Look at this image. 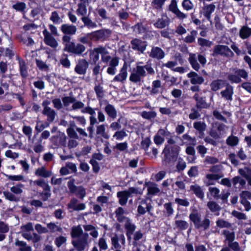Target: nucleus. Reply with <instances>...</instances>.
Segmentation results:
<instances>
[{
	"mask_svg": "<svg viewBox=\"0 0 251 251\" xmlns=\"http://www.w3.org/2000/svg\"><path fill=\"white\" fill-rule=\"evenodd\" d=\"M43 114L47 116V120L49 122H53L55 118L56 113L55 111L51 108L43 109Z\"/></svg>",
	"mask_w": 251,
	"mask_h": 251,
	"instance_id": "c85d7f7f",
	"label": "nucleus"
},
{
	"mask_svg": "<svg viewBox=\"0 0 251 251\" xmlns=\"http://www.w3.org/2000/svg\"><path fill=\"white\" fill-rule=\"evenodd\" d=\"M140 63H137L136 67L133 68L129 76V80L134 83H140L143 77L147 75L146 71L142 66L139 65Z\"/></svg>",
	"mask_w": 251,
	"mask_h": 251,
	"instance_id": "f03ea898",
	"label": "nucleus"
},
{
	"mask_svg": "<svg viewBox=\"0 0 251 251\" xmlns=\"http://www.w3.org/2000/svg\"><path fill=\"white\" fill-rule=\"evenodd\" d=\"M62 43L65 46L64 50L68 52L78 53V46L71 41V37L69 35H64L62 37Z\"/></svg>",
	"mask_w": 251,
	"mask_h": 251,
	"instance_id": "39448f33",
	"label": "nucleus"
},
{
	"mask_svg": "<svg viewBox=\"0 0 251 251\" xmlns=\"http://www.w3.org/2000/svg\"><path fill=\"white\" fill-rule=\"evenodd\" d=\"M189 57L188 60L193 69L198 71L200 69V65L197 60L196 54L195 53H189Z\"/></svg>",
	"mask_w": 251,
	"mask_h": 251,
	"instance_id": "393cba45",
	"label": "nucleus"
},
{
	"mask_svg": "<svg viewBox=\"0 0 251 251\" xmlns=\"http://www.w3.org/2000/svg\"><path fill=\"white\" fill-rule=\"evenodd\" d=\"M175 225L176 227L180 230H185L188 227V223L183 220H176L175 221Z\"/></svg>",
	"mask_w": 251,
	"mask_h": 251,
	"instance_id": "603ef678",
	"label": "nucleus"
},
{
	"mask_svg": "<svg viewBox=\"0 0 251 251\" xmlns=\"http://www.w3.org/2000/svg\"><path fill=\"white\" fill-rule=\"evenodd\" d=\"M169 24V21L167 17H162L158 19L157 21L154 24V25L157 28L162 29L165 27Z\"/></svg>",
	"mask_w": 251,
	"mask_h": 251,
	"instance_id": "f704fd0d",
	"label": "nucleus"
},
{
	"mask_svg": "<svg viewBox=\"0 0 251 251\" xmlns=\"http://www.w3.org/2000/svg\"><path fill=\"white\" fill-rule=\"evenodd\" d=\"M183 8L187 10L190 11L194 8V3L190 0H183L182 2Z\"/></svg>",
	"mask_w": 251,
	"mask_h": 251,
	"instance_id": "4d7b16f0",
	"label": "nucleus"
},
{
	"mask_svg": "<svg viewBox=\"0 0 251 251\" xmlns=\"http://www.w3.org/2000/svg\"><path fill=\"white\" fill-rule=\"evenodd\" d=\"M223 234L226 238V240L228 241V243H231L233 241L235 238L234 232H230L228 230H224Z\"/></svg>",
	"mask_w": 251,
	"mask_h": 251,
	"instance_id": "69168bd1",
	"label": "nucleus"
},
{
	"mask_svg": "<svg viewBox=\"0 0 251 251\" xmlns=\"http://www.w3.org/2000/svg\"><path fill=\"white\" fill-rule=\"evenodd\" d=\"M126 243V238L124 234L118 236L115 234L111 237V244L115 249H124Z\"/></svg>",
	"mask_w": 251,
	"mask_h": 251,
	"instance_id": "423d86ee",
	"label": "nucleus"
},
{
	"mask_svg": "<svg viewBox=\"0 0 251 251\" xmlns=\"http://www.w3.org/2000/svg\"><path fill=\"white\" fill-rule=\"evenodd\" d=\"M241 203L244 206L246 211L251 209V205L249 200H251V193L248 191H243L240 194Z\"/></svg>",
	"mask_w": 251,
	"mask_h": 251,
	"instance_id": "9b49d317",
	"label": "nucleus"
},
{
	"mask_svg": "<svg viewBox=\"0 0 251 251\" xmlns=\"http://www.w3.org/2000/svg\"><path fill=\"white\" fill-rule=\"evenodd\" d=\"M64 105L68 107V110H75L78 108V102L72 97H65L62 99Z\"/></svg>",
	"mask_w": 251,
	"mask_h": 251,
	"instance_id": "0eeeda50",
	"label": "nucleus"
},
{
	"mask_svg": "<svg viewBox=\"0 0 251 251\" xmlns=\"http://www.w3.org/2000/svg\"><path fill=\"white\" fill-rule=\"evenodd\" d=\"M3 193L5 199L10 201L17 202L20 200V199L17 197L14 194L11 192L4 191Z\"/></svg>",
	"mask_w": 251,
	"mask_h": 251,
	"instance_id": "8fccbe9b",
	"label": "nucleus"
},
{
	"mask_svg": "<svg viewBox=\"0 0 251 251\" xmlns=\"http://www.w3.org/2000/svg\"><path fill=\"white\" fill-rule=\"evenodd\" d=\"M125 213L124 209L121 207H119L116 209L115 211V214L117 220L119 222H125L128 218L125 217L124 215Z\"/></svg>",
	"mask_w": 251,
	"mask_h": 251,
	"instance_id": "b1692460",
	"label": "nucleus"
},
{
	"mask_svg": "<svg viewBox=\"0 0 251 251\" xmlns=\"http://www.w3.org/2000/svg\"><path fill=\"white\" fill-rule=\"evenodd\" d=\"M81 111L83 113H88L91 115V116L90 117L91 126H93L95 124L98 123V121L96 118L93 116L95 114V109L90 107H87L82 109Z\"/></svg>",
	"mask_w": 251,
	"mask_h": 251,
	"instance_id": "4be33fe9",
	"label": "nucleus"
},
{
	"mask_svg": "<svg viewBox=\"0 0 251 251\" xmlns=\"http://www.w3.org/2000/svg\"><path fill=\"white\" fill-rule=\"evenodd\" d=\"M190 190L201 200H203L204 194L201 187L198 184L192 185L190 186Z\"/></svg>",
	"mask_w": 251,
	"mask_h": 251,
	"instance_id": "6ab92c4d",
	"label": "nucleus"
},
{
	"mask_svg": "<svg viewBox=\"0 0 251 251\" xmlns=\"http://www.w3.org/2000/svg\"><path fill=\"white\" fill-rule=\"evenodd\" d=\"M206 180L204 181L206 186H208L213 185V180H217L221 177L219 175L208 174L206 175Z\"/></svg>",
	"mask_w": 251,
	"mask_h": 251,
	"instance_id": "7c9ffc66",
	"label": "nucleus"
},
{
	"mask_svg": "<svg viewBox=\"0 0 251 251\" xmlns=\"http://www.w3.org/2000/svg\"><path fill=\"white\" fill-rule=\"evenodd\" d=\"M187 76L190 79V83L193 85H200L204 82V78L195 72H190L187 74Z\"/></svg>",
	"mask_w": 251,
	"mask_h": 251,
	"instance_id": "2eb2a0df",
	"label": "nucleus"
},
{
	"mask_svg": "<svg viewBox=\"0 0 251 251\" xmlns=\"http://www.w3.org/2000/svg\"><path fill=\"white\" fill-rule=\"evenodd\" d=\"M166 0H152L151 5L156 9H161Z\"/></svg>",
	"mask_w": 251,
	"mask_h": 251,
	"instance_id": "774afa93",
	"label": "nucleus"
},
{
	"mask_svg": "<svg viewBox=\"0 0 251 251\" xmlns=\"http://www.w3.org/2000/svg\"><path fill=\"white\" fill-rule=\"evenodd\" d=\"M88 66V63L85 60H81L79 62V74H85Z\"/></svg>",
	"mask_w": 251,
	"mask_h": 251,
	"instance_id": "e2e57ef3",
	"label": "nucleus"
},
{
	"mask_svg": "<svg viewBox=\"0 0 251 251\" xmlns=\"http://www.w3.org/2000/svg\"><path fill=\"white\" fill-rule=\"evenodd\" d=\"M127 66L125 65L121 69L120 73L117 75L113 79L115 81L124 82L127 77Z\"/></svg>",
	"mask_w": 251,
	"mask_h": 251,
	"instance_id": "a211bd4d",
	"label": "nucleus"
},
{
	"mask_svg": "<svg viewBox=\"0 0 251 251\" xmlns=\"http://www.w3.org/2000/svg\"><path fill=\"white\" fill-rule=\"evenodd\" d=\"M133 32L135 34H142L145 33L146 31V28L141 23H138L135 25L132 26Z\"/></svg>",
	"mask_w": 251,
	"mask_h": 251,
	"instance_id": "de8ad7c7",
	"label": "nucleus"
},
{
	"mask_svg": "<svg viewBox=\"0 0 251 251\" xmlns=\"http://www.w3.org/2000/svg\"><path fill=\"white\" fill-rule=\"evenodd\" d=\"M47 226L50 230L51 232H55L56 231L62 232V228L56 225L53 223H50L47 224Z\"/></svg>",
	"mask_w": 251,
	"mask_h": 251,
	"instance_id": "0e129e2a",
	"label": "nucleus"
},
{
	"mask_svg": "<svg viewBox=\"0 0 251 251\" xmlns=\"http://www.w3.org/2000/svg\"><path fill=\"white\" fill-rule=\"evenodd\" d=\"M238 172L246 179L251 176V169L248 167L240 169L238 170Z\"/></svg>",
	"mask_w": 251,
	"mask_h": 251,
	"instance_id": "864d4df0",
	"label": "nucleus"
},
{
	"mask_svg": "<svg viewBox=\"0 0 251 251\" xmlns=\"http://www.w3.org/2000/svg\"><path fill=\"white\" fill-rule=\"evenodd\" d=\"M233 94V89L231 86L227 85L226 89L221 92L222 96L228 100H232V96Z\"/></svg>",
	"mask_w": 251,
	"mask_h": 251,
	"instance_id": "412c9836",
	"label": "nucleus"
},
{
	"mask_svg": "<svg viewBox=\"0 0 251 251\" xmlns=\"http://www.w3.org/2000/svg\"><path fill=\"white\" fill-rule=\"evenodd\" d=\"M190 220L193 223L195 227L197 228L201 222V216L197 211L192 212L189 215Z\"/></svg>",
	"mask_w": 251,
	"mask_h": 251,
	"instance_id": "5701e85b",
	"label": "nucleus"
},
{
	"mask_svg": "<svg viewBox=\"0 0 251 251\" xmlns=\"http://www.w3.org/2000/svg\"><path fill=\"white\" fill-rule=\"evenodd\" d=\"M43 33L44 36V42L47 45L53 48L58 46V44L56 40L46 29L44 30Z\"/></svg>",
	"mask_w": 251,
	"mask_h": 251,
	"instance_id": "f8f14e48",
	"label": "nucleus"
},
{
	"mask_svg": "<svg viewBox=\"0 0 251 251\" xmlns=\"http://www.w3.org/2000/svg\"><path fill=\"white\" fill-rule=\"evenodd\" d=\"M179 151L180 147L177 145L166 146L163 151L164 160L166 162L176 160Z\"/></svg>",
	"mask_w": 251,
	"mask_h": 251,
	"instance_id": "7ed1b4c3",
	"label": "nucleus"
},
{
	"mask_svg": "<svg viewBox=\"0 0 251 251\" xmlns=\"http://www.w3.org/2000/svg\"><path fill=\"white\" fill-rule=\"evenodd\" d=\"M193 98L197 101L196 106L197 108H202L205 107L206 103L205 100L198 94H195Z\"/></svg>",
	"mask_w": 251,
	"mask_h": 251,
	"instance_id": "e433bc0d",
	"label": "nucleus"
},
{
	"mask_svg": "<svg viewBox=\"0 0 251 251\" xmlns=\"http://www.w3.org/2000/svg\"><path fill=\"white\" fill-rule=\"evenodd\" d=\"M12 7L16 11L24 12L26 8V4L24 2H19L14 4Z\"/></svg>",
	"mask_w": 251,
	"mask_h": 251,
	"instance_id": "bf43d9fd",
	"label": "nucleus"
},
{
	"mask_svg": "<svg viewBox=\"0 0 251 251\" xmlns=\"http://www.w3.org/2000/svg\"><path fill=\"white\" fill-rule=\"evenodd\" d=\"M76 130L78 131V127L75 125H71L67 129V134L70 138H77Z\"/></svg>",
	"mask_w": 251,
	"mask_h": 251,
	"instance_id": "79ce46f5",
	"label": "nucleus"
},
{
	"mask_svg": "<svg viewBox=\"0 0 251 251\" xmlns=\"http://www.w3.org/2000/svg\"><path fill=\"white\" fill-rule=\"evenodd\" d=\"M125 227L126 229V232L133 233L136 229V226L131 223L128 218L125 222Z\"/></svg>",
	"mask_w": 251,
	"mask_h": 251,
	"instance_id": "c03bdc74",
	"label": "nucleus"
},
{
	"mask_svg": "<svg viewBox=\"0 0 251 251\" xmlns=\"http://www.w3.org/2000/svg\"><path fill=\"white\" fill-rule=\"evenodd\" d=\"M211 221L207 218H204V219L201 222L200 224L197 227V229L201 228L203 230H206L210 226Z\"/></svg>",
	"mask_w": 251,
	"mask_h": 251,
	"instance_id": "49530a36",
	"label": "nucleus"
},
{
	"mask_svg": "<svg viewBox=\"0 0 251 251\" xmlns=\"http://www.w3.org/2000/svg\"><path fill=\"white\" fill-rule=\"evenodd\" d=\"M149 56L153 59L161 60L164 58L165 53L164 51L159 47L153 46L150 51L148 52Z\"/></svg>",
	"mask_w": 251,
	"mask_h": 251,
	"instance_id": "1a4fd4ad",
	"label": "nucleus"
},
{
	"mask_svg": "<svg viewBox=\"0 0 251 251\" xmlns=\"http://www.w3.org/2000/svg\"><path fill=\"white\" fill-rule=\"evenodd\" d=\"M68 209L70 211H77L78 210V201L77 199H72L70 203L68 204Z\"/></svg>",
	"mask_w": 251,
	"mask_h": 251,
	"instance_id": "a18cd8bd",
	"label": "nucleus"
},
{
	"mask_svg": "<svg viewBox=\"0 0 251 251\" xmlns=\"http://www.w3.org/2000/svg\"><path fill=\"white\" fill-rule=\"evenodd\" d=\"M127 136V134L126 132L124 129H122L121 130L117 131L113 135V137L116 140H120Z\"/></svg>",
	"mask_w": 251,
	"mask_h": 251,
	"instance_id": "052dcab7",
	"label": "nucleus"
},
{
	"mask_svg": "<svg viewBox=\"0 0 251 251\" xmlns=\"http://www.w3.org/2000/svg\"><path fill=\"white\" fill-rule=\"evenodd\" d=\"M105 125L104 124L99 125L96 128V134L99 137H101L104 139H108L109 136L106 133Z\"/></svg>",
	"mask_w": 251,
	"mask_h": 251,
	"instance_id": "c756f323",
	"label": "nucleus"
},
{
	"mask_svg": "<svg viewBox=\"0 0 251 251\" xmlns=\"http://www.w3.org/2000/svg\"><path fill=\"white\" fill-rule=\"evenodd\" d=\"M82 230L79 228V251L88 249L89 244L88 242V235L83 234Z\"/></svg>",
	"mask_w": 251,
	"mask_h": 251,
	"instance_id": "dca6fc26",
	"label": "nucleus"
},
{
	"mask_svg": "<svg viewBox=\"0 0 251 251\" xmlns=\"http://www.w3.org/2000/svg\"><path fill=\"white\" fill-rule=\"evenodd\" d=\"M35 228L39 234L47 233L49 232V230L47 228L39 224H37L35 226Z\"/></svg>",
	"mask_w": 251,
	"mask_h": 251,
	"instance_id": "338daca9",
	"label": "nucleus"
},
{
	"mask_svg": "<svg viewBox=\"0 0 251 251\" xmlns=\"http://www.w3.org/2000/svg\"><path fill=\"white\" fill-rule=\"evenodd\" d=\"M35 174L37 176L45 178L49 177L52 175V172L47 170L44 167H42L37 169Z\"/></svg>",
	"mask_w": 251,
	"mask_h": 251,
	"instance_id": "cd10ccee",
	"label": "nucleus"
},
{
	"mask_svg": "<svg viewBox=\"0 0 251 251\" xmlns=\"http://www.w3.org/2000/svg\"><path fill=\"white\" fill-rule=\"evenodd\" d=\"M207 206L212 212H219L221 209V206L213 201H209L207 203Z\"/></svg>",
	"mask_w": 251,
	"mask_h": 251,
	"instance_id": "a19ab883",
	"label": "nucleus"
},
{
	"mask_svg": "<svg viewBox=\"0 0 251 251\" xmlns=\"http://www.w3.org/2000/svg\"><path fill=\"white\" fill-rule=\"evenodd\" d=\"M239 142L238 138L234 136H230L226 139V143L230 146H235L238 144Z\"/></svg>",
	"mask_w": 251,
	"mask_h": 251,
	"instance_id": "680f3d73",
	"label": "nucleus"
},
{
	"mask_svg": "<svg viewBox=\"0 0 251 251\" xmlns=\"http://www.w3.org/2000/svg\"><path fill=\"white\" fill-rule=\"evenodd\" d=\"M104 111L109 117L113 119L116 118L117 111L112 105L107 104L104 108Z\"/></svg>",
	"mask_w": 251,
	"mask_h": 251,
	"instance_id": "bb28decb",
	"label": "nucleus"
},
{
	"mask_svg": "<svg viewBox=\"0 0 251 251\" xmlns=\"http://www.w3.org/2000/svg\"><path fill=\"white\" fill-rule=\"evenodd\" d=\"M216 226L220 228H230L231 224L222 219H219L216 222Z\"/></svg>",
	"mask_w": 251,
	"mask_h": 251,
	"instance_id": "09e8293b",
	"label": "nucleus"
},
{
	"mask_svg": "<svg viewBox=\"0 0 251 251\" xmlns=\"http://www.w3.org/2000/svg\"><path fill=\"white\" fill-rule=\"evenodd\" d=\"M194 127L197 130L200 135L202 136L204 134V131L206 128V124L202 122H196L193 124Z\"/></svg>",
	"mask_w": 251,
	"mask_h": 251,
	"instance_id": "c9c22d12",
	"label": "nucleus"
},
{
	"mask_svg": "<svg viewBox=\"0 0 251 251\" xmlns=\"http://www.w3.org/2000/svg\"><path fill=\"white\" fill-rule=\"evenodd\" d=\"M111 31L109 29L100 30L93 33V37L97 40L104 39L105 36V33L110 34Z\"/></svg>",
	"mask_w": 251,
	"mask_h": 251,
	"instance_id": "ea45409f",
	"label": "nucleus"
},
{
	"mask_svg": "<svg viewBox=\"0 0 251 251\" xmlns=\"http://www.w3.org/2000/svg\"><path fill=\"white\" fill-rule=\"evenodd\" d=\"M147 185L148 186V193L149 194L154 195L160 192V189L158 188L156 184L148 182L147 183Z\"/></svg>",
	"mask_w": 251,
	"mask_h": 251,
	"instance_id": "473e14b6",
	"label": "nucleus"
},
{
	"mask_svg": "<svg viewBox=\"0 0 251 251\" xmlns=\"http://www.w3.org/2000/svg\"><path fill=\"white\" fill-rule=\"evenodd\" d=\"M225 82L222 80H215L210 84L211 89L212 91H216L224 86Z\"/></svg>",
	"mask_w": 251,
	"mask_h": 251,
	"instance_id": "58836bf2",
	"label": "nucleus"
},
{
	"mask_svg": "<svg viewBox=\"0 0 251 251\" xmlns=\"http://www.w3.org/2000/svg\"><path fill=\"white\" fill-rule=\"evenodd\" d=\"M130 197L126 191L118 192L117 193V197L119 198V203L121 205L126 204L128 197Z\"/></svg>",
	"mask_w": 251,
	"mask_h": 251,
	"instance_id": "a878e982",
	"label": "nucleus"
},
{
	"mask_svg": "<svg viewBox=\"0 0 251 251\" xmlns=\"http://www.w3.org/2000/svg\"><path fill=\"white\" fill-rule=\"evenodd\" d=\"M101 55V61L103 62H108L111 59V56L106 49L102 46H99L94 48L90 53V57L93 61L96 63Z\"/></svg>",
	"mask_w": 251,
	"mask_h": 251,
	"instance_id": "f257e3e1",
	"label": "nucleus"
},
{
	"mask_svg": "<svg viewBox=\"0 0 251 251\" xmlns=\"http://www.w3.org/2000/svg\"><path fill=\"white\" fill-rule=\"evenodd\" d=\"M81 3H79V14L84 15L86 14V6L88 4V0H80Z\"/></svg>",
	"mask_w": 251,
	"mask_h": 251,
	"instance_id": "5fc2aeb1",
	"label": "nucleus"
},
{
	"mask_svg": "<svg viewBox=\"0 0 251 251\" xmlns=\"http://www.w3.org/2000/svg\"><path fill=\"white\" fill-rule=\"evenodd\" d=\"M216 6L214 3L206 4L202 7L200 14H203L206 19L211 23V14L214 12Z\"/></svg>",
	"mask_w": 251,
	"mask_h": 251,
	"instance_id": "6e6552de",
	"label": "nucleus"
},
{
	"mask_svg": "<svg viewBox=\"0 0 251 251\" xmlns=\"http://www.w3.org/2000/svg\"><path fill=\"white\" fill-rule=\"evenodd\" d=\"M60 30L64 35H73L75 34L77 27L72 25L68 24H63L60 27Z\"/></svg>",
	"mask_w": 251,
	"mask_h": 251,
	"instance_id": "4468645a",
	"label": "nucleus"
},
{
	"mask_svg": "<svg viewBox=\"0 0 251 251\" xmlns=\"http://www.w3.org/2000/svg\"><path fill=\"white\" fill-rule=\"evenodd\" d=\"M213 56L221 55V56L230 58L234 56L233 52L226 45H217L214 46L213 50Z\"/></svg>",
	"mask_w": 251,
	"mask_h": 251,
	"instance_id": "20e7f679",
	"label": "nucleus"
},
{
	"mask_svg": "<svg viewBox=\"0 0 251 251\" xmlns=\"http://www.w3.org/2000/svg\"><path fill=\"white\" fill-rule=\"evenodd\" d=\"M20 69L21 75L24 77L27 76V72L25 62L23 60H19Z\"/></svg>",
	"mask_w": 251,
	"mask_h": 251,
	"instance_id": "6e6d98bb",
	"label": "nucleus"
},
{
	"mask_svg": "<svg viewBox=\"0 0 251 251\" xmlns=\"http://www.w3.org/2000/svg\"><path fill=\"white\" fill-rule=\"evenodd\" d=\"M138 200H141L139 202L138 206L137 212L140 215H144L147 211L150 213L152 209V206L150 203L148 202L147 200L139 199Z\"/></svg>",
	"mask_w": 251,
	"mask_h": 251,
	"instance_id": "9d476101",
	"label": "nucleus"
},
{
	"mask_svg": "<svg viewBox=\"0 0 251 251\" xmlns=\"http://www.w3.org/2000/svg\"><path fill=\"white\" fill-rule=\"evenodd\" d=\"M24 187V185L22 183H18L15 186H13L10 188V191L14 194V195H21L23 193V188Z\"/></svg>",
	"mask_w": 251,
	"mask_h": 251,
	"instance_id": "37998d69",
	"label": "nucleus"
},
{
	"mask_svg": "<svg viewBox=\"0 0 251 251\" xmlns=\"http://www.w3.org/2000/svg\"><path fill=\"white\" fill-rule=\"evenodd\" d=\"M208 191L211 195L216 200L219 199L220 198V190L215 187H210L208 188Z\"/></svg>",
	"mask_w": 251,
	"mask_h": 251,
	"instance_id": "3c124183",
	"label": "nucleus"
},
{
	"mask_svg": "<svg viewBox=\"0 0 251 251\" xmlns=\"http://www.w3.org/2000/svg\"><path fill=\"white\" fill-rule=\"evenodd\" d=\"M198 43L201 47L208 48L210 47L212 44L211 41L202 38H198Z\"/></svg>",
	"mask_w": 251,
	"mask_h": 251,
	"instance_id": "13d9d810",
	"label": "nucleus"
},
{
	"mask_svg": "<svg viewBox=\"0 0 251 251\" xmlns=\"http://www.w3.org/2000/svg\"><path fill=\"white\" fill-rule=\"evenodd\" d=\"M71 235L72 244L76 250H78V226L72 227Z\"/></svg>",
	"mask_w": 251,
	"mask_h": 251,
	"instance_id": "f3484780",
	"label": "nucleus"
},
{
	"mask_svg": "<svg viewBox=\"0 0 251 251\" xmlns=\"http://www.w3.org/2000/svg\"><path fill=\"white\" fill-rule=\"evenodd\" d=\"M132 49L137 50L141 53H143L146 49L147 44L146 42L142 41L138 39H134L131 41Z\"/></svg>",
	"mask_w": 251,
	"mask_h": 251,
	"instance_id": "ddd939ff",
	"label": "nucleus"
},
{
	"mask_svg": "<svg viewBox=\"0 0 251 251\" xmlns=\"http://www.w3.org/2000/svg\"><path fill=\"white\" fill-rule=\"evenodd\" d=\"M140 115L143 118L151 121L156 117L157 114L154 111H143L140 113Z\"/></svg>",
	"mask_w": 251,
	"mask_h": 251,
	"instance_id": "4c0bfd02",
	"label": "nucleus"
},
{
	"mask_svg": "<svg viewBox=\"0 0 251 251\" xmlns=\"http://www.w3.org/2000/svg\"><path fill=\"white\" fill-rule=\"evenodd\" d=\"M239 35L243 39L249 38L251 35V28L247 25L243 26L240 29Z\"/></svg>",
	"mask_w": 251,
	"mask_h": 251,
	"instance_id": "2f4dec72",
	"label": "nucleus"
},
{
	"mask_svg": "<svg viewBox=\"0 0 251 251\" xmlns=\"http://www.w3.org/2000/svg\"><path fill=\"white\" fill-rule=\"evenodd\" d=\"M15 245L19 247V251H32L31 247L28 246L24 241L17 240L16 241Z\"/></svg>",
	"mask_w": 251,
	"mask_h": 251,
	"instance_id": "72a5a7b5",
	"label": "nucleus"
},
{
	"mask_svg": "<svg viewBox=\"0 0 251 251\" xmlns=\"http://www.w3.org/2000/svg\"><path fill=\"white\" fill-rule=\"evenodd\" d=\"M35 136H34L32 139V143L33 144V150L36 153H40L43 151L44 147L42 145L41 139H38L35 140Z\"/></svg>",
	"mask_w": 251,
	"mask_h": 251,
	"instance_id": "aec40b11",
	"label": "nucleus"
}]
</instances>
